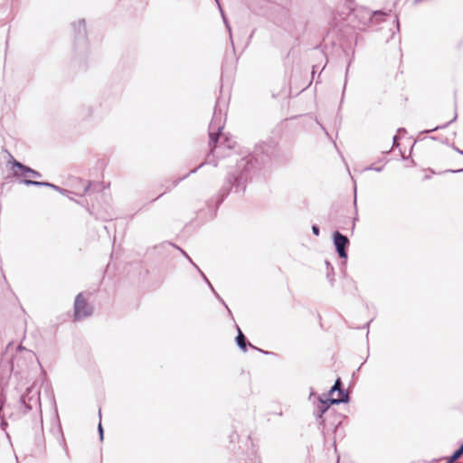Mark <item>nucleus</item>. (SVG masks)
I'll list each match as a JSON object with an SVG mask.
<instances>
[{
	"label": "nucleus",
	"mask_w": 463,
	"mask_h": 463,
	"mask_svg": "<svg viewBox=\"0 0 463 463\" xmlns=\"http://www.w3.org/2000/svg\"><path fill=\"white\" fill-rule=\"evenodd\" d=\"M223 127L224 117L221 111L215 110L208 128L210 153L204 159V165H215V158L230 156V151L234 147L235 140L222 132Z\"/></svg>",
	"instance_id": "nucleus-1"
},
{
	"label": "nucleus",
	"mask_w": 463,
	"mask_h": 463,
	"mask_svg": "<svg viewBox=\"0 0 463 463\" xmlns=\"http://www.w3.org/2000/svg\"><path fill=\"white\" fill-rule=\"evenodd\" d=\"M341 380L340 378L336 379L335 384L329 391V394L333 396L335 392H337V397H331L329 399H323L318 397L317 403L316 405V409L314 411V415L317 420L320 421V424L324 423L323 415L327 411L330 405L332 404H339L348 402V393L341 389Z\"/></svg>",
	"instance_id": "nucleus-2"
},
{
	"label": "nucleus",
	"mask_w": 463,
	"mask_h": 463,
	"mask_svg": "<svg viewBox=\"0 0 463 463\" xmlns=\"http://www.w3.org/2000/svg\"><path fill=\"white\" fill-rule=\"evenodd\" d=\"M19 406L24 414L34 410L39 415L40 420H42L40 391L35 389L34 386L26 388L25 392L20 397ZM41 422H43V420H41Z\"/></svg>",
	"instance_id": "nucleus-3"
},
{
	"label": "nucleus",
	"mask_w": 463,
	"mask_h": 463,
	"mask_svg": "<svg viewBox=\"0 0 463 463\" xmlns=\"http://www.w3.org/2000/svg\"><path fill=\"white\" fill-rule=\"evenodd\" d=\"M8 163L11 165L13 176L15 178H22V177H26V176H31V177H34V178L42 177V174L40 172L21 163L20 161L16 160L13 156H11V159L9 160Z\"/></svg>",
	"instance_id": "nucleus-4"
},
{
	"label": "nucleus",
	"mask_w": 463,
	"mask_h": 463,
	"mask_svg": "<svg viewBox=\"0 0 463 463\" xmlns=\"http://www.w3.org/2000/svg\"><path fill=\"white\" fill-rule=\"evenodd\" d=\"M92 313L93 307L88 304L82 293H79L74 300V320L80 321L91 316Z\"/></svg>",
	"instance_id": "nucleus-5"
},
{
	"label": "nucleus",
	"mask_w": 463,
	"mask_h": 463,
	"mask_svg": "<svg viewBox=\"0 0 463 463\" xmlns=\"http://www.w3.org/2000/svg\"><path fill=\"white\" fill-rule=\"evenodd\" d=\"M24 352L27 358L33 359L35 354L30 350H27L24 348L22 345L17 346V353L15 355H14L10 361V371L14 373H21L25 369H27V365L22 362L20 353Z\"/></svg>",
	"instance_id": "nucleus-6"
},
{
	"label": "nucleus",
	"mask_w": 463,
	"mask_h": 463,
	"mask_svg": "<svg viewBox=\"0 0 463 463\" xmlns=\"http://www.w3.org/2000/svg\"><path fill=\"white\" fill-rule=\"evenodd\" d=\"M73 32H74V43L75 47L78 48L80 46L86 47L87 46V29H86V22L84 19H80L77 23H73L72 24Z\"/></svg>",
	"instance_id": "nucleus-7"
},
{
	"label": "nucleus",
	"mask_w": 463,
	"mask_h": 463,
	"mask_svg": "<svg viewBox=\"0 0 463 463\" xmlns=\"http://www.w3.org/2000/svg\"><path fill=\"white\" fill-rule=\"evenodd\" d=\"M349 243V241L346 236L341 234L339 232H335L334 233V244L335 250L339 255V257L343 259L347 258V254L345 251V247Z\"/></svg>",
	"instance_id": "nucleus-8"
},
{
	"label": "nucleus",
	"mask_w": 463,
	"mask_h": 463,
	"mask_svg": "<svg viewBox=\"0 0 463 463\" xmlns=\"http://www.w3.org/2000/svg\"><path fill=\"white\" fill-rule=\"evenodd\" d=\"M79 117L83 120H93L96 118L95 109L90 105H81L79 109Z\"/></svg>",
	"instance_id": "nucleus-9"
},
{
	"label": "nucleus",
	"mask_w": 463,
	"mask_h": 463,
	"mask_svg": "<svg viewBox=\"0 0 463 463\" xmlns=\"http://www.w3.org/2000/svg\"><path fill=\"white\" fill-rule=\"evenodd\" d=\"M19 184H25L27 186H38V187H48L51 186V183L46 181H34L28 178H22L19 180Z\"/></svg>",
	"instance_id": "nucleus-10"
},
{
	"label": "nucleus",
	"mask_w": 463,
	"mask_h": 463,
	"mask_svg": "<svg viewBox=\"0 0 463 463\" xmlns=\"http://www.w3.org/2000/svg\"><path fill=\"white\" fill-rule=\"evenodd\" d=\"M238 346L245 351L246 350V339L241 329L238 327V335L236 337Z\"/></svg>",
	"instance_id": "nucleus-11"
},
{
	"label": "nucleus",
	"mask_w": 463,
	"mask_h": 463,
	"mask_svg": "<svg viewBox=\"0 0 463 463\" xmlns=\"http://www.w3.org/2000/svg\"><path fill=\"white\" fill-rule=\"evenodd\" d=\"M201 167H203V162H202V163H200V164L198 165V166H197L196 168H194V170H192L189 174H187V175H184V176H183V177H181V178H178V179L175 180V181H174V183H173V186H176V185H177V184H178L182 180L185 179V178H186L190 174L196 172V171H197V169H199V168H201Z\"/></svg>",
	"instance_id": "nucleus-12"
},
{
	"label": "nucleus",
	"mask_w": 463,
	"mask_h": 463,
	"mask_svg": "<svg viewBox=\"0 0 463 463\" xmlns=\"http://www.w3.org/2000/svg\"><path fill=\"white\" fill-rule=\"evenodd\" d=\"M457 119V113L454 114L453 118L451 120H449L448 123L442 125V126H438V127H435L434 128L430 129V130H427L426 132H432V131H435L437 129H439V128H446L449 124H450L451 122L455 121Z\"/></svg>",
	"instance_id": "nucleus-13"
},
{
	"label": "nucleus",
	"mask_w": 463,
	"mask_h": 463,
	"mask_svg": "<svg viewBox=\"0 0 463 463\" xmlns=\"http://www.w3.org/2000/svg\"><path fill=\"white\" fill-rule=\"evenodd\" d=\"M178 250L182 252L183 255H184L188 260L194 266V268L198 270V272L200 273L201 276H203V270L200 269L199 266H197L196 264H194L193 262V260L189 258V256L186 254V252L184 250H183L182 249L178 248Z\"/></svg>",
	"instance_id": "nucleus-14"
},
{
	"label": "nucleus",
	"mask_w": 463,
	"mask_h": 463,
	"mask_svg": "<svg viewBox=\"0 0 463 463\" xmlns=\"http://www.w3.org/2000/svg\"><path fill=\"white\" fill-rule=\"evenodd\" d=\"M59 430H60L61 436V440H60L61 445L62 446V448H63V449L65 451V454L68 457L69 456V451H68V449H67L66 444H65V440H64V438H63V435H62V432H61V429L60 428Z\"/></svg>",
	"instance_id": "nucleus-15"
},
{
	"label": "nucleus",
	"mask_w": 463,
	"mask_h": 463,
	"mask_svg": "<svg viewBox=\"0 0 463 463\" xmlns=\"http://www.w3.org/2000/svg\"><path fill=\"white\" fill-rule=\"evenodd\" d=\"M98 432H99V439L100 440H103V438H104V430H103V427H102V424L101 422L99 421V425H98Z\"/></svg>",
	"instance_id": "nucleus-16"
},
{
	"label": "nucleus",
	"mask_w": 463,
	"mask_h": 463,
	"mask_svg": "<svg viewBox=\"0 0 463 463\" xmlns=\"http://www.w3.org/2000/svg\"><path fill=\"white\" fill-rule=\"evenodd\" d=\"M60 194H61L62 195H65V196H68L69 194H71V191L67 190V189H64V188H61L60 187L59 191H58Z\"/></svg>",
	"instance_id": "nucleus-17"
},
{
	"label": "nucleus",
	"mask_w": 463,
	"mask_h": 463,
	"mask_svg": "<svg viewBox=\"0 0 463 463\" xmlns=\"http://www.w3.org/2000/svg\"><path fill=\"white\" fill-rule=\"evenodd\" d=\"M454 453L459 458L463 454V444Z\"/></svg>",
	"instance_id": "nucleus-18"
},
{
	"label": "nucleus",
	"mask_w": 463,
	"mask_h": 463,
	"mask_svg": "<svg viewBox=\"0 0 463 463\" xmlns=\"http://www.w3.org/2000/svg\"><path fill=\"white\" fill-rule=\"evenodd\" d=\"M312 232L313 233L316 235V236H318L319 235V228L316 225H313L312 226Z\"/></svg>",
	"instance_id": "nucleus-19"
},
{
	"label": "nucleus",
	"mask_w": 463,
	"mask_h": 463,
	"mask_svg": "<svg viewBox=\"0 0 463 463\" xmlns=\"http://www.w3.org/2000/svg\"><path fill=\"white\" fill-rule=\"evenodd\" d=\"M458 458V457H457V455L455 453H453V455L449 458L448 463H453Z\"/></svg>",
	"instance_id": "nucleus-20"
},
{
	"label": "nucleus",
	"mask_w": 463,
	"mask_h": 463,
	"mask_svg": "<svg viewBox=\"0 0 463 463\" xmlns=\"http://www.w3.org/2000/svg\"><path fill=\"white\" fill-rule=\"evenodd\" d=\"M48 187H49V188H52V189H53V190H55V191H57V192H58V191H59V189H60V186H58V185H56V184H52V183H51V186H48Z\"/></svg>",
	"instance_id": "nucleus-21"
},
{
	"label": "nucleus",
	"mask_w": 463,
	"mask_h": 463,
	"mask_svg": "<svg viewBox=\"0 0 463 463\" xmlns=\"http://www.w3.org/2000/svg\"><path fill=\"white\" fill-rule=\"evenodd\" d=\"M90 185H91V183H90V182H89V183L85 185V187H84V194H86V193L90 190Z\"/></svg>",
	"instance_id": "nucleus-22"
},
{
	"label": "nucleus",
	"mask_w": 463,
	"mask_h": 463,
	"mask_svg": "<svg viewBox=\"0 0 463 463\" xmlns=\"http://www.w3.org/2000/svg\"><path fill=\"white\" fill-rule=\"evenodd\" d=\"M452 147H453V149H454L456 152H458V154H460V155H463V150H460L459 148L456 147L455 146H453Z\"/></svg>",
	"instance_id": "nucleus-23"
},
{
	"label": "nucleus",
	"mask_w": 463,
	"mask_h": 463,
	"mask_svg": "<svg viewBox=\"0 0 463 463\" xmlns=\"http://www.w3.org/2000/svg\"><path fill=\"white\" fill-rule=\"evenodd\" d=\"M219 8H221V7L219 6ZM220 10H222V9H220ZM221 12H222V11H221ZM222 14H223V13H222ZM222 17H223L224 23H225V24H227V22H226V19H225L224 15H222ZM226 26H227V28H228V30H229V32H231V27H229V26H228V24H226Z\"/></svg>",
	"instance_id": "nucleus-24"
},
{
	"label": "nucleus",
	"mask_w": 463,
	"mask_h": 463,
	"mask_svg": "<svg viewBox=\"0 0 463 463\" xmlns=\"http://www.w3.org/2000/svg\"><path fill=\"white\" fill-rule=\"evenodd\" d=\"M203 279H204V282H206L209 285V287L213 289L211 283L209 282V280L206 279L205 276L203 277Z\"/></svg>",
	"instance_id": "nucleus-25"
},
{
	"label": "nucleus",
	"mask_w": 463,
	"mask_h": 463,
	"mask_svg": "<svg viewBox=\"0 0 463 463\" xmlns=\"http://www.w3.org/2000/svg\"><path fill=\"white\" fill-rule=\"evenodd\" d=\"M393 146H398V144H397V137L396 136L393 137Z\"/></svg>",
	"instance_id": "nucleus-26"
},
{
	"label": "nucleus",
	"mask_w": 463,
	"mask_h": 463,
	"mask_svg": "<svg viewBox=\"0 0 463 463\" xmlns=\"http://www.w3.org/2000/svg\"><path fill=\"white\" fill-rule=\"evenodd\" d=\"M249 160L245 161V159H242L241 162V165H249Z\"/></svg>",
	"instance_id": "nucleus-27"
},
{
	"label": "nucleus",
	"mask_w": 463,
	"mask_h": 463,
	"mask_svg": "<svg viewBox=\"0 0 463 463\" xmlns=\"http://www.w3.org/2000/svg\"><path fill=\"white\" fill-rule=\"evenodd\" d=\"M241 178H243V175H242V174L240 175V179H241ZM238 179H239V177H236V178H235V180H236V181H237Z\"/></svg>",
	"instance_id": "nucleus-28"
},
{
	"label": "nucleus",
	"mask_w": 463,
	"mask_h": 463,
	"mask_svg": "<svg viewBox=\"0 0 463 463\" xmlns=\"http://www.w3.org/2000/svg\"><path fill=\"white\" fill-rule=\"evenodd\" d=\"M99 418H101V410L100 409L99 410Z\"/></svg>",
	"instance_id": "nucleus-29"
},
{
	"label": "nucleus",
	"mask_w": 463,
	"mask_h": 463,
	"mask_svg": "<svg viewBox=\"0 0 463 463\" xmlns=\"http://www.w3.org/2000/svg\"><path fill=\"white\" fill-rule=\"evenodd\" d=\"M460 171H461L460 169H458V170H455L453 172L456 173V172H460Z\"/></svg>",
	"instance_id": "nucleus-30"
}]
</instances>
